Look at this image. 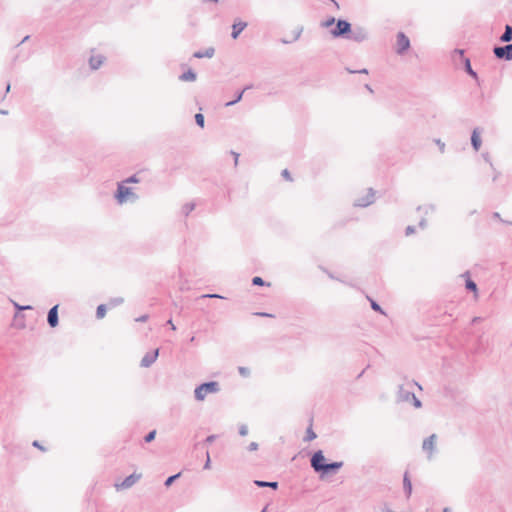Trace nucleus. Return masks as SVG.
<instances>
[{
	"instance_id": "f704fd0d",
	"label": "nucleus",
	"mask_w": 512,
	"mask_h": 512,
	"mask_svg": "<svg viewBox=\"0 0 512 512\" xmlns=\"http://www.w3.org/2000/svg\"><path fill=\"white\" fill-rule=\"evenodd\" d=\"M238 372L243 377H248L250 375V369L247 367H238Z\"/></svg>"
},
{
	"instance_id": "bf43d9fd",
	"label": "nucleus",
	"mask_w": 512,
	"mask_h": 512,
	"mask_svg": "<svg viewBox=\"0 0 512 512\" xmlns=\"http://www.w3.org/2000/svg\"><path fill=\"white\" fill-rule=\"evenodd\" d=\"M167 324H169V326H171L172 330H175V329H176V327H175V325L173 324V322H172V320H171V319L167 321Z\"/></svg>"
},
{
	"instance_id": "0eeeda50",
	"label": "nucleus",
	"mask_w": 512,
	"mask_h": 512,
	"mask_svg": "<svg viewBox=\"0 0 512 512\" xmlns=\"http://www.w3.org/2000/svg\"><path fill=\"white\" fill-rule=\"evenodd\" d=\"M347 39L361 43L368 39V31L364 27L355 26L353 29L351 28Z\"/></svg>"
},
{
	"instance_id": "412c9836",
	"label": "nucleus",
	"mask_w": 512,
	"mask_h": 512,
	"mask_svg": "<svg viewBox=\"0 0 512 512\" xmlns=\"http://www.w3.org/2000/svg\"><path fill=\"white\" fill-rule=\"evenodd\" d=\"M500 41L509 43L512 41V26L506 25L504 33L500 36Z\"/></svg>"
},
{
	"instance_id": "f8f14e48",
	"label": "nucleus",
	"mask_w": 512,
	"mask_h": 512,
	"mask_svg": "<svg viewBox=\"0 0 512 512\" xmlns=\"http://www.w3.org/2000/svg\"><path fill=\"white\" fill-rule=\"evenodd\" d=\"M159 355V349H155L153 351L147 352L142 360H141V367L148 368L150 367L158 358Z\"/></svg>"
},
{
	"instance_id": "f257e3e1",
	"label": "nucleus",
	"mask_w": 512,
	"mask_h": 512,
	"mask_svg": "<svg viewBox=\"0 0 512 512\" xmlns=\"http://www.w3.org/2000/svg\"><path fill=\"white\" fill-rule=\"evenodd\" d=\"M325 461L326 459L323 454V451L318 450L314 452V454L312 455L310 459V464L316 473H320L322 475L336 473L343 466V462L341 461L331 463H326Z\"/></svg>"
},
{
	"instance_id": "cd10ccee",
	"label": "nucleus",
	"mask_w": 512,
	"mask_h": 512,
	"mask_svg": "<svg viewBox=\"0 0 512 512\" xmlns=\"http://www.w3.org/2000/svg\"><path fill=\"white\" fill-rule=\"evenodd\" d=\"M180 476H181V473H177V474H174V475H172V476H169V477L165 480L164 485H165L166 487H170V486L174 483V481H175L176 479H178Z\"/></svg>"
},
{
	"instance_id": "1a4fd4ad",
	"label": "nucleus",
	"mask_w": 512,
	"mask_h": 512,
	"mask_svg": "<svg viewBox=\"0 0 512 512\" xmlns=\"http://www.w3.org/2000/svg\"><path fill=\"white\" fill-rule=\"evenodd\" d=\"M410 48V40L403 33H397V43H396V53L399 55H403Z\"/></svg>"
},
{
	"instance_id": "a211bd4d",
	"label": "nucleus",
	"mask_w": 512,
	"mask_h": 512,
	"mask_svg": "<svg viewBox=\"0 0 512 512\" xmlns=\"http://www.w3.org/2000/svg\"><path fill=\"white\" fill-rule=\"evenodd\" d=\"M462 277H466L465 281V287L467 290L472 291L474 293H477V284L470 279L469 272L466 271L464 274H462Z\"/></svg>"
},
{
	"instance_id": "5701e85b",
	"label": "nucleus",
	"mask_w": 512,
	"mask_h": 512,
	"mask_svg": "<svg viewBox=\"0 0 512 512\" xmlns=\"http://www.w3.org/2000/svg\"><path fill=\"white\" fill-rule=\"evenodd\" d=\"M403 489L407 497L412 493V484L407 473L404 474L403 478Z\"/></svg>"
},
{
	"instance_id": "c756f323",
	"label": "nucleus",
	"mask_w": 512,
	"mask_h": 512,
	"mask_svg": "<svg viewBox=\"0 0 512 512\" xmlns=\"http://www.w3.org/2000/svg\"><path fill=\"white\" fill-rule=\"evenodd\" d=\"M417 211H423L425 214H428L430 212H434L435 211V206L434 205H427V206H418L417 207Z\"/></svg>"
},
{
	"instance_id": "a878e982",
	"label": "nucleus",
	"mask_w": 512,
	"mask_h": 512,
	"mask_svg": "<svg viewBox=\"0 0 512 512\" xmlns=\"http://www.w3.org/2000/svg\"><path fill=\"white\" fill-rule=\"evenodd\" d=\"M106 311H107V307L105 304H100L98 307H97V310H96V317L98 319H102L105 314H106Z\"/></svg>"
},
{
	"instance_id": "680f3d73",
	"label": "nucleus",
	"mask_w": 512,
	"mask_h": 512,
	"mask_svg": "<svg viewBox=\"0 0 512 512\" xmlns=\"http://www.w3.org/2000/svg\"><path fill=\"white\" fill-rule=\"evenodd\" d=\"M455 53H458L459 55L463 56V54H464V50H462V49H456V50H455Z\"/></svg>"
},
{
	"instance_id": "2eb2a0df",
	"label": "nucleus",
	"mask_w": 512,
	"mask_h": 512,
	"mask_svg": "<svg viewBox=\"0 0 512 512\" xmlns=\"http://www.w3.org/2000/svg\"><path fill=\"white\" fill-rule=\"evenodd\" d=\"M480 133H481L480 129L475 128L471 134V145L475 151H478L482 144V140L480 138Z\"/></svg>"
},
{
	"instance_id": "4c0bfd02",
	"label": "nucleus",
	"mask_w": 512,
	"mask_h": 512,
	"mask_svg": "<svg viewBox=\"0 0 512 512\" xmlns=\"http://www.w3.org/2000/svg\"><path fill=\"white\" fill-rule=\"evenodd\" d=\"M139 182V179L137 178L136 175H132L130 177H128L127 179H125L122 183H138Z\"/></svg>"
},
{
	"instance_id": "4468645a",
	"label": "nucleus",
	"mask_w": 512,
	"mask_h": 512,
	"mask_svg": "<svg viewBox=\"0 0 512 512\" xmlns=\"http://www.w3.org/2000/svg\"><path fill=\"white\" fill-rule=\"evenodd\" d=\"M247 22H244V21H236L234 22V24L232 25V33H231V37L233 39H237L239 37V35L241 34V32L247 27Z\"/></svg>"
},
{
	"instance_id": "6e6552de",
	"label": "nucleus",
	"mask_w": 512,
	"mask_h": 512,
	"mask_svg": "<svg viewBox=\"0 0 512 512\" xmlns=\"http://www.w3.org/2000/svg\"><path fill=\"white\" fill-rule=\"evenodd\" d=\"M436 440H437V435L431 434L429 437L424 439V441L422 443V449L424 452L427 453V457L429 460L432 458L433 454L436 451Z\"/></svg>"
},
{
	"instance_id": "49530a36",
	"label": "nucleus",
	"mask_w": 512,
	"mask_h": 512,
	"mask_svg": "<svg viewBox=\"0 0 512 512\" xmlns=\"http://www.w3.org/2000/svg\"><path fill=\"white\" fill-rule=\"evenodd\" d=\"M303 32V27H299L298 30L295 32L294 41L298 40Z\"/></svg>"
},
{
	"instance_id": "f03ea898",
	"label": "nucleus",
	"mask_w": 512,
	"mask_h": 512,
	"mask_svg": "<svg viewBox=\"0 0 512 512\" xmlns=\"http://www.w3.org/2000/svg\"><path fill=\"white\" fill-rule=\"evenodd\" d=\"M220 391V385L216 381L204 382L194 390V397L197 401H204L207 394H215Z\"/></svg>"
},
{
	"instance_id": "774afa93",
	"label": "nucleus",
	"mask_w": 512,
	"mask_h": 512,
	"mask_svg": "<svg viewBox=\"0 0 512 512\" xmlns=\"http://www.w3.org/2000/svg\"><path fill=\"white\" fill-rule=\"evenodd\" d=\"M29 39V36H25L22 40V43L26 42Z\"/></svg>"
},
{
	"instance_id": "603ef678",
	"label": "nucleus",
	"mask_w": 512,
	"mask_h": 512,
	"mask_svg": "<svg viewBox=\"0 0 512 512\" xmlns=\"http://www.w3.org/2000/svg\"><path fill=\"white\" fill-rule=\"evenodd\" d=\"M483 158H484V160H485L486 162H488V163L490 164L491 168H492V169H494L493 164H492V162H491V160H490V156H489V154H488V153L483 154Z\"/></svg>"
},
{
	"instance_id": "58836bf2",
	"label": "nucleus",
	"mask_w": 512,
	"mask_h": 512,
	"mask_svg": "<svg viewBox=\"0 0 512 512\" xmlns=\"http://www.w3.org/2000/svg\"><path fill=\"white\" fill-rule=\"evenodd\" d=\"M411 401L413 402V405L416 408H420L422 406L421 401L415 396V394L413 395V397H411Z\"/></svg>"
},
{
	"instance_id": "9d476101",
	"label": "nucleus",
	"mask_w": 512,
	"mask_h": 512,
	"mask_svg": "<svg viewBox=\"0 0 512 512\" xmlns=\"http://www.w3.org/2000/svg\"><path fill=\"white\" fill-rule=\"evenodd\" d=\"M141 476V474L133 473L127 476L121 483H116L115 488L117 490L129 489L140 480Z\"/></svg>"
},
{
	"instance_id": "c03bdc74",
	"label": "nucleus",
	"mask_w": 512,
	"mask_h": 512,
	"mask_svg": "<svg viewBox=\"0 0 512 512\" xmlns=\"http://www.w3.org/2000/svg\"><path fill=\"white\" fill-rule=\"evenodd\" d=\"M216 438H217L216 435H209V436L206 437L205 443L211 444V443H213L215 441Z\"/></svg>"
},
{
	"instance_id": "9b49d317",
	"label": "nucleus",
	"mask_w": 512,
	"mask_h": 512,
	"mask_svg": "<svg viewBox=\"0 0 512 512\" xmlns=\"http://www.w3.org/2000/svg\"><path fill=\"white\" fill-rule=\"evenodd\" d=\"M374 195V190L369 188L367 194L364 197L355 200L354 205L357 207H367L374 202Z\"/></svg>"
},
{
	"instance_id": "a19ab883",
	"label": "nucleus",
	"mask_w": 512,
	"mask_h": 512,
	"mask_svg": "<svg viewBox=\"0 0 512 512\" xmlns=\"http://www.w3.org/2000/svg\"><path fill=\"white\" fill-rule=\"evenodd\" d=\"M415 232V227L414 226H407L406 229H405V235L406 236H410L412 235L413 233Z\"/></svg>"
},
{
	"instance_id": "dca6fc26",
	"label": "nucleus",
	"mask_w": 512,
	"mask_h": 512,
	"mask_svg": "<svg viewBox=\"0 0 512 512\" xmlns=\"http://www.w3.org/2000/svg\"><path fill=\"white\" fill-rule=\"evenodd\" d=\"M105 57L103 55H92L89 58V66L92 70L98 69L104 62Z\"/></svg>"
},
{
	"instance_id": "5fc2aeb1",
	"label": "nucleus",
	"mask_w": 512,
	"mask_h": 512,
	"mask_svg": "<svg viewBox=\"0 0 512 512\" xmlns=\"http://www.w3.org/2000/svg\"><path fill=\"white\" fill-rule=\"evenodd\" d=\"M32 445L34 447L39 448L40 450H43V451L45 450V448L37 440H35Z\"/></svg>"
},
{
	"instance_id": "20e7f679",
	"label": "nucleus",
	"mask_w": 512,
	"mask_h": 512,
	"mask_svg": "<svg viewBox=\"0 0 512 512\" xmlns=\"http://www.w3.org/2000/svg\"><path fill=\"white\" fill-rule=\"evenodd\" d=\"M413 386H418L421 389V386L415 381H406L405 383L398 386L397 392V400L399 402H410L411 397L415 394L412 389Z\"/></svg>"
},
{
	"instance_id": "7c9ffc66",
	"label": "nucleus",
	"mask_w": 512,
	"mask_h": 512,
	"mask_svg": "<svg viewBox=\"0 0 512 512\" xmlns=\"http://www.w3.org/2000/svg\"><path fill=\"white\" fill-rule=\"evenodd\" d=\"M124 302V299L122 297H115L110 299L109 306L110 307H116L118 305H121Z\"/></svg>"
},
{
	"instance_id": "72a5a7b5",
	"label": "nucleus",
	"mask_w": 512,
	"mask_h": 512,
	"mask_svg": "<svg viewBox=\"0 0 512 512\" xmlns=\"http://www.w3.org/2000/svg\"><path fill=\"white\" fill-rule=\"evenodd\" d=\"M155 437H156V430H152L146 434V436L144 437V440H145V442L149 443V442L153 441L155 439Z\"/></svg>"
},
{
	"instance_id": "8fccbe9b",
	"label": "nucleus",
	"mask_w": 512,
	"mask_h": 512,
	"mask_svg": "<svg viewBox=\"0 0 512 512\" xmlns=\"http://www.w3.org/2000/svg\"><path fill=\"white\" fill-rule=\"evenodd\" d=\"M418 225H419V227H420L421 229H425V228L427 227V221H426V219H425V218H422V219L419 221V224H418Z\"/></svg>"
},
{
	"instance_id": "6e6d98bb",
	"label": "nucleus",
	"mask_w": 512,
	"mask_h": 512,
	"mask_svg": "<svg viewBox=\"0 0 512 512\" xmlns=\"http://www.w3.org/2000/svg\"><path fill=\"white\" fill-rule=\"evenodd\" d=\"M148 319L147 315H142L139 318L136 319L138 322H145Z\"/></svg>"
},
{
	"instance_id": "c9c22d12",
	"label": "nucleus",
	"mask_w": 512,
	"mask_h": 512,
	"mask_svg": "<svg viewBox=\"0 0 512 512\" xmlns=\"http://www.w3.org/2000/svg\"><path fill=\"white\" fill-rule=\"evenodd\" d=\"M252 284L257 285V286H262V285H265V281L261 277L255 276L252 278Z\"/></svg>"
},
{
	"instance_id": "de8ad7c7",
	"label": "nucleus",
	"mask_w": 512,
	"mask_h": 512,
	"mask_svg": "<svg viewBox=\"0 0 512 512\" xmlns=\"http://www.w3.org/2000/svg\"><path fill=\"white\" fill-rule=\"evenodd\" d=\"M210 467H211V460H210V455L207 452V459H206L205 464H204V469H209Z\"/></svg>"
},
{
	"instance_id": "4d7b16f0",
	"label": "nucleus",
	"mask_w": 512,
	"mask_h": 512,
	"mask_svg": "<svg viewBox=\"0 0 512 512\" xmlns=\"http://www.w3.org/2000/svg\"><path fill=\"white\" fill-rule=\"evenodd\" d=\"M232 154L234 155V159H235L234 163H235V166H236V165L238 164V157H239V154H238V153H236V152H232Z\"/></svg>"
},
{
	"instance_id": "69168bd1",
	"label": "nucleus",
	"mask_w": 512,
	"mask_h": 512,
	"mask_svg": "<svg viewBox=\"0 0 512 512\" xmlns=\"http://www.w3.org/2000/svg\"><path fill=\"white\" fill-rule=\"evenodd\" d=\"M499 174H500L499 172H496V173H495V175H494V177H493V181H496V180H497V178H498Z\"/></svg>"
},
{
	"instance_id": "473e14b6",
	"label": "nucleus",
	"mask_w": 512,
	"mask_h": 512,
	"mask_svg": "<svg viewBox=\"0 0 512 512\" xmlns=\"http://www.w3.org/2000/svg\"><path fill=\"white\" fill-rule=\"evenodd\" d=\"M336 22H337V20L334 17H329L328 19H326L325 21H323L321 23V26L325 27V28H328V27L336 24Z\"/></svg>"
},
{
	"instance_id": "aec40b11",
	"label": "nucleus",
	"mask_w": 512,
	"mask_h": 512,
	"mask_svg": "<svg viewBox=\"0 0 512 512\" xmlns=\"http://www.w3.org/2000/svg\"><path fill=\"white\" fill-rule=\"evenodd\" d=\"M197 78V75L196 73L192 70V69H188L186 72L182 73L180 76H179V79L181 81H195Z\"/></svg>"
},
{
	"instance_id": "e433bc0d",
	"label": "nucleus",
	"mask_w": 512,
	"mask_h": 512,
	"mask_svg": "<svg viewBox=\"0 0 512 512\" xmlns=\"http://www.w3.org/2000/svg\"><path fill=\"white\" fill-rule=\"evenodd\" d=\"M239 434L241 436H246L248 434V427L246 424H241L239 426Z\"/></svg>"
},
{
	"instance_id": "423d86ee",
	"label": "nucleus",
	"mask_w": 512,
	"mask_h": 512,
	"mask_svg": "<svg viewBox=\"0 0 512 512\" xmlns=\"http://www.w3.org/2000/svg\"><path fill=\"white\" fill-rule=\"evenodd\" d=\"M493 53L497 59L506 61L512 60V43L504 46H495Z\"/></svg>"
},
{
	"instance_id": "b1692460",
	"label": "nucleus",
	"mask_w": 512,
	"mask_h": 512,
	"mask_svg": "<svg viewBox=\"0 0 512 512\" xmlns=\"http://www.w3.org/2000/svg\"><path fill=\"white\" fill-rule=\"evenodd\" d=\"M247 89H250V86H247L245 87L242 91H239L237 92V94L235 95V99L232 100V101H229L225 104L226 107H230V106H233L235 105L236 103H238L239 101L242 100V97H243V94H244V91L247 90Z\"/></svg>"
},
{
	"instance_id": "bb28decb",
	"label": "nucleus",
	"mask_w": 512,
	"mask_h": 512,
	"mask_svg": "<svg viewBox=\"0 0 512 512\" xmlns=\"http://www.w3.org/2000/svg\"><path fill=\"white\" fill-rule=\"evenodd\" d=\"M367 299L370 301V305H371V308L375 311V312H379L381 314H385L384 310L381 308V306L375 301L373 300L372 298L370 297H367Z\"/></svg>"
},
{
	"instance_id": "7ed1b4c3",
	"label": "nucleus",
	"mask_w": 512,
	"mask_h": 512,
	"mask_svg": "<svg viewBox=\"0 0 512 512\" xmlns=\"http://www.w3.org/2000/svg\"><path fill=\"white\" fill-rule=\"evenodd\" d=\"M115 198L119 204H124L127 201L135 202L138 199V195L130 187H126L123 183H118Z\"/></svg>"
},
{
	"instance_id": "a18cd8bd",
	"label": "nucleus",
	"mask_w": 512,
	"mask_h": 512,
	"mask_svg": "<svg viewBox=\"0 0 512 512\" xmlns=\"http://www.w3.org/2000/svg\"><path fill=\"white\" fill-rule=\"evenodd\" d=\"M257 449H258V443H256V442H251L248 446L249 451H256Z\"/></svg>"
},
{
	"instance_id": "13d9d810",
	"label": "nucleus",
	"mask_w": 512,
	"mask_h": 512,
	"mask_svg": "<svg viewBox=\"0 0 512 512\" xmlns=\"http://www.w3.org/2000/svg\"><path fill=\"white\" fill-rule=\"evenodd\" d=\"M256 315L262 316V317H272V315L268 314V313H256Z\"/></svg>"
},
{
	"instance_id": "0e129e2a",
	"label": "nucleus",
	"mask_w": 512,
	"mask_h": 512,
	"mask_svg": "<svg viewBox=\"0 0 512 512\" xmlns=\"http://www.w3.org/2000/svg\"><path fill=\"white\" fill-rule=\"evenodd\" d=\"M10 88H11V85H10V83H8L7 86H6V91L5 92L8 93L10 91Z\"/></svg>"
},
{
	"instance_id": "c85d7f7f",
	"label": "nucleus",
	"mask_w": 512,
	"mask_h": 512,
	"mask_svg": "<svg viewBox=\"0 0 512 512\" xmlns=\"http://www.w3.org/2000/svg\"><path fill=\"white\" fill-rule=\"evenodd\" d=\"M195 122L199 127L203 128L205 124L204 115L201 113L195 114Z\"/></svg>"
},
{
	"instance_id": "f3484780",
	"label": "nucleus",
	"mask_w": 512,
	"mask_h": 512,
	"mask_svg": "<svg viewBox=\"0 0 512 512\" xmlns=\"http://www.w3.org/2000/svg\"><path fill=\"white\" fill-rule=\"evenodd\" d=\"M214 54H215V49L213 47H208L207 49H205V51H196L193 54V57L198 58V59L212 58L214 56Z\"/></svg>"
},
{
	"instance_id": "37998d69",
	"label": "nucleus",
	"mask_w": 512,
	"mask_h": 512,
	"mask_svg": "<svg viewBox=\"0 0 512 512\" xmlns=\"http://www.w3.org/2000/svg\"><path fill=\"white\" fill-rule=\"evenodd\" d=\"M281 175L283 176V178H285L286 180H289L291 181L292 178H291V175H290V172L287 170V169H284L281 173Z\"/></svg>"
},
{
	"instance_id": "39448f33",
	"label": "nucleus",
	"mask_w": 512,
	"mask_h": 512,
	"mask_svg": "<svg viewBox=\"0 0 512 512\" xmlns=\"http://www.w3.org/2000/svg\"><path fill=\"white\" fill-rule=\"evenodd\" d=\"M351 23L344 19H338L336 26L331 29L330 33L334 38H346L351 32Z\"/></svg>"
},
{
	"instance_id": "4be33fe9",
	"label": "nucleus",
	"mask_w": 512,
	"mask_h": 512,
	"mask_svg": "<svg viewBox=\"0 0 512 512\" xmlns=\"http://www.w3.org/2000/svg\"><path fill=\"white\" fill-rule=\"evenodd\" d=\"M464 70L465 72L470 75L474 79H478L477 73L473 70L471 66V62L469 58H464Z\"/></svg>"
},
{
	"instance_id": "864d4df0",
	"label": "nucleus",
	"mask_w": 512,
	"mask_h": 512,
	"mask_svg": "<svg viewBox=\"0 0 512 512\" xmlns=\"http://www.w3.org/2000/svg\"><path fill=\"white\" fill-rule=\"evenodd\" d=\"M347 70H348L349 73H365V74L368 73L367 69H362V70H358V71L350 70V69H347Z\"/></svg>"
},
{
	"instance_id": "338daca9",
	"label": "nucleus",
	"mask_w": 512,
	"mask_h": 512,
	"mask_svg": "<svg viewBox=\"0 0 512 512\" xmlns=\"http://www.w3.org/2000/svg\"><path fill=\"white\" fill-rule=\"evenodd\" d=\"M443 512H451V509L446 507V508L443 509Z\"/></svg>"
},
{
	"instance_id": "052dcab7",
	"label": "nucleus",
	"mask_w": 512,
	"mask_h": 512,
	"mask_svg": "<svg viewBox=\"0 0 512 512\" xmlns=\"http://www.w3.org/2000/svg\"><path fill=\"white\" fill-rule=\"evenodd\" d=\"M480 320H481V318H480V317H474V318L472 319V324H476V323H478Z\"/></svg>"
},
{
	"instance_id": "6ab92c4d",
	"label": "nucleus",
	"mask_w": 512,
	"mask_h": 512,
	"mask_svg": "<svg viewBox=\"0 0 512 512\" xmlns=\"http://www.w3.org/2000/svg\"><path fill=\"white\" fill-rule=\"evenodd\" d=\"M254 484L260 488L269 487L274 490H276L278 488V482H276V481L269 482V481H263V480H255Z\"/></svg>"
},
{
	"instance_id": "2f4dec72",
	"label": "nucleus",
	"mask_w": 512,
	"mask_h": 512,
	"mask_svg": "<svg viewBox=\"0 0 512 512\" xmlns=\"http://www.w3.org/2000/svg\"><path fill=\"white\" fill-rule=\"evenodd\" d=\"M317 437V435L315 434V432L312 430L311 427H309L306 431V436H305V441H312L314 440L315 438Z\"/></svg>"
},
{
	"instance_id": "3c124183",
	"label": "nucleus",
	"mask_w": 512,
	"mask_h": 512,
	"mask_svg": "<svg viewBox=\"0 0 512 512\" xmlns=\"http://www.w3.org/2000/svg\"><path fill=\"white\" fill-rule=\"evenodd\" d=\"M14 306H15V308H16L17 310H19V311H20V310H26V309H31V308H32L31 306H28V305H27V306H20V305H19V304H17V303H14Z\"/></svg>"
},
{
	"instance_id": "79ce46f5",
	"label": "nucleus",
	"mask_w": 512,
	"mask_h": 512,
	"mask_svg": "<svg viewBox=\"0 0 512 512\" xmlns=\"http://www.w3.org/2000/svg\"><path fill=\"white\" fill-rule=\"evenodd\" d=\"M435 143L439 146V150L441 153L445 151V143H443L440 139H436Z\"/></svg>"
},
{
	"instance_id": "e2e57ef3",
	"label": "nucleus",
	"mask_w": 512,
	"mask_h": 512,
	"mask_svg": "<svg viewBox=\"0 0 512 512\" xmlns=\"http://www.w3.org/2000/svg\"><path fill=\"white\" fill-rule=\"evenodd\" d=\"M365 88H366L367 90H369L371 93L373 92V90H372V88L370 87V85L366 84V85H365Z\"/></svg>"
},
{
	"instance_id": "393cba45",
	"label": "nucleus",
	"mask_w": 512,
	"mask_h": 512,
	"mask_svg": "<svg viewBox=\"0 0 512 512\" xmlns=\"http://www.w3.org/2000/svg\"><path fill=\"white\" fill-rule=\"evenodd\" d=\"M195 206L196 204L193 202L184 204L181 209L182 214L187 217L195 209Z\"/></svg>"
},
{
	"instance_id": "09e8293b",
	"label": "nucleus",
	"mask_w": 512,
	"mask_h": 512,
	"mask_svg": "<svg viewBox=\"0 0 512 512\" xmlns=\"http://www.w3.org/2000/svg\"><path fill=\"white\" fill-rule=\"evenodd\" d=\"M493 218L498 219V220H500V221H501V222H503V223H507V221H504V220L501 218V216H500V214H499L498 212H494V213H493ZM508 224L512 225V222H508Z\"/></svg>"
},
{
	"instance_id": "ea45409f",
	"label": "nucleus",
	"mask_w": 512,
	"mask_h": 512,
	"mask_svg": "<svg viewBox=\"0 0 512 512\" xmlns=\"http://www.w3.org/2000/svg\"><path fill=\"white\" fill-rule=\"evenodd\" d=\"M200 298H217V299H224L223 296L219 294H203Z\"/></svg>"
},
{
	"instance_id": "ddd939ff",
	"label": "nucleus",
	"mask_w": 512,
	"mask_h": 512,
	"mask_svg": "<svg viewBox=\"0 0 512 512\" xmlns=\"http://www.w3.org/2000/svg\"><path fill=\"white\" fill-rule=\"evenodd\" d=\"M58 307L59 305H54L52 308H50L47 314V322L52 328H55L59 323Z\"/></svg>"
}]
</instances>
